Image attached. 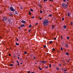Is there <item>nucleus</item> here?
<instances>
[{
  "label": "nucleus",
  "instance_id": "f257e3e1",
  "mask_svg": "<svg viewBox=\"0 0 73 73\" xmlns=\"http://www.w3.org/2000/svg\"><path fill=\"white\" fill-rule=\"evenodd\" d=\"M62 6L63 7V8H65V9L67 8V7H68V5L64 3L62 4Z\"/></svg>",
  "mask_w": 73,
  "mask_h": 73
},
{
  "label": "nucleus",
  "instance_id": "f03ea898",
  "mask_svg": "<svg viewBox=\"0 0 73 73\" xmlns=\"http://www.w3.org/2000/svg\"><path fill=\"white\" fill-rule=\"evenodd\" d=\"M48 23V20H44L43 21V24L44 25H47Z\"/></svg>",
  "mask_w": 73,
  "mask_h": 73
},
{
  "label": "nucleus",
  "instance_id": "7ed1b4c3",
  "mask_svg": "<svg viewBox=\"0 0 73 73\" xmlns=\"http://www.w3.org/2000/svg\"><path fill=\"white\" fill-rule=\"evenodd\" d=\"M10 9L11 11H15V10L13 8V7L12 6L10 7Z\"/></svg>",
  "mask_w": 73,
  "mask_h": 73
},
{
  "label": "nucleus",
  "instance_id": "20e7f679",
  "mask_svg": "<svg viewBox=\"0 0 73 73\" xmlns=\"http://www.w3.org/2000/svg\"><path fill=\"white\" fill-rule=\"evenodd\" d=\"M21 23H23V24H25V21H24V20H22L21 21Z\"/></svg>",
  "mask_w": 73,
  "mask_h": 73
},
{
  "label": "nucleus",
  "instance_id": "39448f33",
  "mask_svg": "<svg viewBox=\"0 0 73 73\" xmlns=\"http://www.w3.org/2000/svg\"><path fill=\"white\" fill-rule=\"evenodd\" d=\"M44 63V64H45V61H41L40 62V63Z\"/></svg>",
  "mask_w": 73,
  "mask_h": 73
},
{
  "label": "nucleus",
  "instance_id": "423d86ee",
  "mask_svg": "<svg viewBox=\"0 0 73 73\" xmlns=\"http://www.w3.org/2000/svg\"><path fill=\"white\" fill-rule=\"evenodd\" d=\"M65 46L67 48H68V44H67L66 43V44Z\"/></svg>",
  "mask_w": 73,
  "mask_h": 73
},
{
  "label": "nucleus",
  "instance_id": "0eeeda50",
  "mask_svg": "<svg viewBox=\"0 0 73 73\" xmlns=\"http://www.w3.org/2000/svg\"><path fill=\"white\" fill-rule=\"evenodd\" d=\"M25 25H21V27H25Z\"/></svg>",
  "mask_w": 73,
  "mask_h": 73
},
{
  "label": "nucleus",
  "instance_id": "6e6552de",
  "mask_svg": "<svg viewBox=\"0 0 73 73\" xmlns=\"http://www.w3.org/2000/svg\"><path fill=\"white\" fill-rule=\"evenodd\" d=\"M67 14H68V16L69 17V16H70V13H68Z\"/></svg>",
  "mask_w": 73,
  "mask_h": 73
},
{
  "label": "nucleus",
  "instance_id": "1a4fd4ad",
  "mask_svg": "<svg viewBox=\"0 0 73 73\" xmlns=\"http://www.w3.org/2000/svg\"><path fill=\"white\" fill-rule=\"evenodd\" d=\"M17 63H18L17 65L19 66V61H18V60L17 61Z\"/></svg>",
  "mask_w": 73,
  "mask_h": 73
},
{
  "label": "nucleus",
  "instance_id": "9d476101",
  "mask_svg": "<svg viewBox=\"0 0 73 73\" xmlns=\"http://www.w3.org/2000/svg\"><path fill=\"white\" fill-rule=\"evenodd\" d=\"M3 20H7V18H5V17H4Z\"/></svg>",
  "mask_w": 73,
  "mask_h": 73
},
{
  "label": "nucleus",
  "instance_id": "9b49d317",
  "mask_svg": "<svg viewBox=\"0 0 73 73\" xmlns=\"http://www.w3.org/2000/svg\"><path fill=\"white\" fill-rule=\"evenodd\" d=\"M29 28H31L32 27V25H30L29 26Z\"/></svg>",
  "mask_w": 73,
  "mask_h": 73
},
{
  "label": "nucleus",
  "instance_id": "f8f14e48",
  "mask_svg": "<svg viewBox=\"0 0 73 73\" xmlns=\"http://www.w3.org/2000/svg\"><path fill=\"white\" fill-rule=\"evenodd\" d=\"M29 15H31V11H29Z\"/></svg>",
  "mask_w": 73,
  "mask_h": 73
},
{
  "label": "nucleus",
  "instance_id": "ddd939ff",
  "mask_svg": "<svg viewBox=\"0 0 73 73\" xmlns=\"http://www.w3.org/2000/svg\"><path fill=\"white\" fill-rule=\"evenodd\" d=\"M10 65L11 66H13V65L12 64H10Z\"/></svg>",
  "mask_w": 73,
  "mask_h": 73
},
{
  "label": "nucleus",
  "instance_id": "4468645a",
  "mask_svg": "<svg viewBox=\"0 0 73 73\" xmlns=\"http://www.w3.org/2000/svg\"><path fill=\"white\" fill-rule=\"evenodd\" d=\"M63 28H64V29H66V26H63Z\"/></svg>",
  "mask_w": 73,
  "mask_h": 73
},
{
  "label": "nucleus",
  "instance_id": "2eb2a0df",
  "mask_svg": "<svg viewBox=\"0 0 73 73\" xmlns=\"http://www.w3.org/2000/svg\"><path fill=\"white\" fill-rule=\"evenodd\" d=\"M31 11L32 12H33V10H32V9H30Z\"/></svg>",
  "mask_w": 73,
  "mask_h": 73
},
{
  "label": "nucleus",
  "instance_id": "dca6fc26",
  "mask_svg": "<svg viewBox=\"0 0 73 73\" xmlns=\"http://www.w3.org/2000/svg\"><path fill=\"white\" fill-rule=\"evenodd\" d=\"M66 54H67V55H68V56H69V54H68V52H66Z\"/></svg>",
  "mask_w": 73,
  "mask_h": 73
},
{
  "label": "nucleus",
  "instance_id": "f3484780",
  "mask_svg": "<svg viewBox=\"0 0 73 73\" xmlns=\"http://www.w3.org/2000/svg\"><path fill=\"white\" fill-rule=\"evenodd\" d=\"M16 44L17 45H19V43H16Z\"/></svg>",
  "mask_w": 73,
  "mask_h": 73
},
{
  "label": "nucleus",
  "instance_id": "a211bd4d",
  "mask_svg": "<svg viewBox=\"0 0 73 73\" xmlns=\"http://www.w3.org/2000/svg\"><path fill=\"white\" fill-rule=\"evenodd\" d=\"M39 69L40 70H42V68H41L40 67H39Z\"/></svg>",
  "mask_w": 73,
  "mask_h": 73
},
{
  "label": "nucleus",
  "instance_id": "6ab92c4d",
  "mask_svg": "<svg viewBox=\"0 0 73 73\" xmlns=\"http://www.w3.org/2000/svg\"><path fill=\"white\" fill-rule=\"evenodd\" d=\"M20 8L21 9H23V7H20Z\"/></svg>",
  "mask_w": 73,
  "mask_h": 73
},
{
  "label": "nucleus",
  "instance_id": "aec40b11",
  "mask_svg": "<svg viewBox=\"0 0 73 73\" xmlns=\"http://www.w3.org/2000/svg\"><path fill=\"white\" fill-rule=\"evenodd\" d=\"M15 14H17V12L15 11Z\"/></svg>",
  "mask_w": 73,
  "mask_h": 73
},
{
  "label": "nucleus",
  "instance_id": "412c9836",
  "mask_svg": "<svg viewBox=\"0 0 73 73\" xmlns=\"http://www.w3.org/2000/svg\"><path fill=\"white\" fill-rule=\"evenodd\" d=\"M38 19H40V20H41L42 19V18L40 17H38Z\"/></svg>",
  "mask_w": 73,
  "mask_h": 73
},
{
  "label": "nucleus",
  "instance_id": "4be33fe9",
  "mask_svg": "<svg viewBox=\"0 0 73 73\" xmlns=\"http://www.w3.org/2000/svg\"><path fill=\"white\" fill-rule=\"evenodd\" d=\"M49 65L50 66H49L50 68H51V64H49Z\"/></svg>",
  "mask_w": 73,
  "mask_h": 73
},
{
  "label": "nucleus",
  "instance_id": "5701e85b",
  "mask_svg": "<svg viewBox=\"0 0 73 73\" xmlns=\"http://www.w3.org/2000/svg\"><path fill=\"white\" fill-rule=\"evenodd\" d=\"M10 16H13V14H10Z\"/></svg>",
  "mask_w": 73,
  "mask_h": 73
},
{
  "label": "nucleus",
  "instance_id": "b1692460",
  "mask_svg": "<svg viewBox=\"0 0 73 73\" xmlns=\"http://www.w3.org/2000/svg\"><path fill=\"white\" fill-rule=\"evenodd\" d=\"M67 38L68 40H69V37H67Z\"/></svg>",
  "mask_w": 73,
  "mask_h": 73
},
{
  "label": "nucleus",
  "instance_id": "393cba45",
  "mask_svg": "<svg viewBox=\"0 0 73 73\" xmlns=\"http://www.w3.org/2000/svg\"><path fill=\"white\" fill-rule=\"evenodd\" d=\"M53 42V41H50V44H51L52 42Z\"/></svg>",
  "mask_w": 73,
  "mask_h": 73
},
{
  "label": "nucleus",
  "instance_id": "a878e982",
  "mask_svg": "<svg viewBox=\"0 0 73 73\" xmlns=\"http://www.w3.org/2000/svg\"><path fill=\"white\" fill-rule=\"evenodd\" d=\"M52 27L53 28H54V25H52Z\"/></svg>",
  "mask_w": 73,
  "mask_h": 73
},
{
  "label": "nucleus",
  "instance_id": "bb28decb",
  "mask_svg": "<svg viewBox=\"0 0 73 73\" xmlns=\"http://www.w3.org/2000/svg\"><path fill=\"white\" fill-rule=\"evenodd\" d=\"M49 16H50V17H51V16H52V15H51V14H50V15H49Z\"/></svg>",
  "mask_w": 73,
  "mask_h": 73
},
{
  "label": "nucleus",
  "instance_id": "cd10ccee",
  "mask_svg": "<svg viewBox=\"0 0 73 73\" xmlns=\"http://www.w3.org/2000/svg\"><path fill=\"white\" fill-rule=\"evenodd\" d=\"M9 56H11V54H9Z\"/></svg>",
  "mask_w": 73,
  "mask_h": 73
},
{
  "label": "nucleus",
  "instance_id": "c85d7f7f",
  "mask_svg": "<svg viewBox=\"0 0 73 73\" xmlns=\"http://www.w3.org/2000/svg\"><path fill=\"white\" fill-rule=\"evenodd\" d=\"M62 21H64V18H63V17L62 18Z\"/></svg>",
  "mask_w": 73,
  "mask_h": 73
},
{
  "label": "nucleus",
  "instance_id": "c756f323",
  "mask_svg": "<svg viewBox=\"0 0 73 73\" xmlns=\"http://www.w3.org/2000/svg\"><path fill=\"white\" fill-rule=\"evenodd\" d=\"M45 1H47V0H44V3H45Z\"/></svg>",
  "mask_w": 73,
  "mask_h": 73
},
{
  "label": "nucleus",
  "instance_id": "7c9ffc66",
  "mask_svg": "<svg viewBox=\"0 0 73 73\" xmlns=\"http://www.w3.org/2000/svg\"><path fill=\"white\" fill-rule=\"evenodd\" d=\"M24 53H25V54H27V52H25Z\"/></svg>",
  "mask_w": 73,
  "mask_h": 73
},
{
  "label": "nucleus",
  "instance_id": "2f4dec72",
  "mask_svg": "<svg viewBox=\"0 0 73 73\" xmlns=\"http://www.w3.org/2000/svg\"><path fill=\"white\" fill-rule=\"evenodd\" d=\"M61 50H63V49H62V48L61 47Z\"/></svg>",
  "mask_w": 73,
  "mask_h": 73
},
{
  "label": "nucleus",
  "instance_id": "473e14b6",
  "mask_svg": "<svg viewBox=\"0 0 73 73\" xmlns=\"http://www.w3.org/2000/svg\"><path fill=\"white\" fill-rule=\"evenodd\" d=\"M52 50L54 51L55 50V49H54V48H52Z\"/></svg>",
  "mask_w": 73,
  "mask_h": 73
},
{
  "label": "nucleus",
  "instance_id": "72a5a7b5",
  "mask_svg": "<svg viewBox=\"0 0 73 73\" xmlns=\"http://www.w3.org/2000/svg\"><path fill=\"white\" fill-rule=\"evenodd\" d=\"M30 31H31V30H29V32L30 33Z\"/></svg>",
  "mask_w": 73,
  "mask_h": 73
},
{
  "label": "nucleus",
  "instance_id": "f704fd0d",
  "mask_svg": "<svg viewBox=\"0 0 73 73\" xmlns=\"http://www.w3.org/2000/svg\"><path fill=\"white\" fill-rule=\"evenodd\" d=\"M31 18H35V17L34 16L32 17H31Z\"/></svg>",
  "mask_w": 73,
  "mask_h": 73
},
{
  "label": "nucleus",
  "instance_id": "c9c22d12",
  "mask_svg": "<svg viewBox=\"0 0 73 73\" xmlns=\"http://www.w3.org/2000/svg\"><path fill=\"white\" fill-rule=\"evenodd\" d=\"M28 73H31V72L30 71H29L28 72Z\"/></svg>",
  "mask_w": 73,
  "mask_h": 73
},
{
  "label": "nucleus",
  "instance_id": "e433bc0d",
  "mask_svg": "<svg viewBox=\"0 0 73 73\" xmlns=\"http://www.w3.org/2000/svg\"><path fill=\"white\" fill-rule=\"evenodd\" d=\"M42 11H40V13H42Z\"/></svg>",
  "mask_w": 73,
  "mask_h": 73
},
{
  "label": "nucleus",
  "instance_id": "4c0bfd02",
  "mask_svg": "<svg viewBox=\"0 0 73 73\" xmlns=\"http://www.w3.org/2000/svg\"><path fill=\"white\" fill-rule=\"evenodd\" d=\"M59 69V68H57V67H56V70H58Z\"/></svg>",
  "mask_w": 73,
  "mask_h": 73
},
{
  "label": "nucleus",
  "instance_id": "58836bf2",
  "mask_svg": "<svg viewBox=\"0 0 73 73\" xmlns=\"http://www.w3.org/2000/svg\"><path fill=\"white\" fill-rule=\"evenodd\" d=\"M56 38H54V40H56Z\"/></svg>",
  "mask_w": 73,
  "mask_h": 73
},
{
  "label": "nucleus",
  "instance_id": "ea45409f",
  "mask_svg": "<svg viewBox=\"0 0 73 73\" xmlns=\"http://www.w3.org/2000/svg\"><path fill=\"white\" fill-rule=\"evenodd\" d=\"M35 25H38V23H36L35 24Z\"/></svg>",
  "mask_w": 73,
  "mask_h": 73
},
{
  "label": "nucleus",
  "instance_id": "a19ab883",
  "mask_svg": "<svg viewBox=\"0 0 73 73\" xmlns=\"http://www.w3.org/2000/svg\"><path fill=\"white\" fill-rule=\"evenodd\" d=\"M64 1V2H65V1H66V0H63Z\"/></svg>",
  "mask_w": 73,
  "mask_h": 73
},
{
  "label": "nucleus",
  "instance_id": "79ce46f5",
  "mask_svg": "<svg viewBox=\"0 0 73 73\" xmlns=\"http://www.w3.org/2000/svg\"><path fill=\"white\" fill-rule=\"evenodd\" d=\"M17 38V41H18V38Z\"/></svg>",
  "mask_w": 73,
  "mask_h": 73
},
{
  "label": "nucleus",
  "instance_id": "37998d69",
  "mask_svg": "<svg viewBox=\"0 0 73 73\" xmlns=\"http://www.w3.org/2000/svg\"><path fill=\"white\" fill-rule=\"evenodd\" d=\"M44 48H46V46H44Z\"/></svg>",
  "mask_w": 73,
  "mask_h": 73
},
{
  "label": "nucleus",
  "instance_id": "c03bdc74",
  "mask_svg": "<svg viewBox=\"0 0 73 73\" xmlns=\"http://www.w3.org/2000/svg\"><path fill=\"white\" fill-rule=\"evenodd\" d=\"M68 62H69V60H67Z\"/></svg>",
  "mask_w": 73,
  "mask_h": 73
},
{
  "label": "nucleus",
  "instance_id": "a18cd8bd",
  "mask_svg": "<svg viewBox=\"0 0 73 73\" xmlns=\"http://www.w3.org/2000/svg\"><path fill=\"white\" fill-rule=\"evenodd\" d=\"M33 58L34 59H35V58H35V57H34Z\"/></svg>",
  "mask_w": 73,
  "mask_h": 73
},
{
  "label": "nucleus",
  "instance_id": "49530a36",
  "mask_svg": "<svg viewBox=\"0 0 73 73\" xmlns=\"http://www.w3.org/2000/svg\"><path fill=\"white\" fill-rule=\"evenodd\" d=\"M49 1H53V0H49Z\"/></svg>",
  "mask_w": 73,
  "mask_h": 73
},
{
  "label": "nucleus",
  "instance_id": "de8ad7c7",
  "mask_svg": "<svg viewBox=\"0 0 73 73\" xmlns=\"http://www.w3.org/2000/svg\"><path fill=\"white\" fill-rule=\"evenodd\" d=\"M18 59H20V58L19 57H18Z\"/></svg>",
  "mask_w": 73,
  "mask_h": 73
},
{
  "label": "nucleus",
  "instance_id": "09e8293b",
  "mask_svg": "<svg viewBox=\"0 0 73 73\" xmlns=\"http://www.w3.org/2000/svg\"><path fill=\"white\" fill-rule=\"evenodd\" d=\"M60 37L61 38H62V36H60Z\"/></svg>",
  "mask_w": 73,
  "mask_h": 73
},
{
  "label": "nucleus",
  "instance_id": "8fccbe9b",
  "mask_svg": "<svg viewBox=\"0 0 73 73\" xmlns=\"http://www.w3.org/2000/svg\"><path fill=\"white\" fill-rule=\"evenodd\" d=\"M35 73V72H32L31 73Z\"/></svg>",
  "mask_w": 73,
  "mask_h": 73
},
{
  "label": "nucleus",
  "instance_id": "3c124183",
  "mask_svg": "<svg viewBox=\"0 0 73 73\" xmlns=\"http://www.w3.org/2000/svg\"><path fill=\"white\" fill-rule=\"evenodd\" d=\"M21 65H22L23 64V63H21Z\"/></svg>",
  "mask_w": 73,
  "mask_h": 73
},
{
  "label": "nucleus",
  "instance_id": "603ef678",
  "mask_svg": "<svg viewBox=\"0 0 73 73\" xmlns=\"http://www.w3.org/2000/svg\"><path fill=\"white\" fill-rule=\"evenodd\" d=\"M64 71H66V70H64Z\"/></svg>",
  "mask_w": 73,
  "mask_h": 73
},
{
  "label": "nucleus",
  "instance_id": "864d4df0",
  "mask_svg": "<svg viewBox=\"0 0 73 73\" xmlns=\"http://www.w3.org/2000/svg\"><path fill=\"white\" fill-rule=\"evenodd\" d=\"M20 60L21 61V58H20Z\"/></svg>",
  "mask_w": 73,
  "mask_h": 73
},
{
  "label": "nucleus",
  "instance_id": "5fc2aeb1",
  "mask_svg": "<svg viewBox=\"0 0 73 73\" xmlns=\"http://www.w3.org/2000/svg\"><path fill=\"white\" fill-rule=\"evenodd\" d=\"M60 66H61V64H60Z\"/></svg>",
  "mask_w": 73,
  "mask_h": 73
},
{
  "label": "nucleus",
  "instance_id": "6e6d98bb",
  "mask_svg": "<svg viewBox=\"0 0 73 73\" xmlns=\"http://www.w3.org/2000/svg\"><path fill=\"white\" fill-rule=\"evenodd\" d=\"M19 29H20V27H19Z\"/></svg>",
  "mask_w": 73,
  "mask_h": 73
},
{
  "label": "nucleus",
  "instance_id": "4d7b16f0",
  "mask_svg": "<svg viewBox=\"0 0 73 73\" xmlns=\"http://www.w3.org/2000/svg\"><path fill=\"white\" fill-rule=\"evenodd\" d=\"M46 68H48V66L46 67Z\"/></svg>",
  "mask_w": 73,
  "mask_h": 73
},
{
  "label": "nucleus",
  "instance_id": "13d9d810",
  "mask_svg": "<svg viewBox=\"0 0 73 73\" xmlns=\"http://www.w3.org/2000/svg\"><path fill=\"white\" fill-rule=\"evenodd\" d=\"M57 52L58 53V52H59V51H58Z\"/></svg>",
  "mask_w": 73,
  "mask_h": 73
},
{
  "label": "nucleus",
  "instance_id": "bf43d9fd",
  "mask_svg": "<svg viewBox=\"0 0 73 73\" xmlns=\"http://www.w3.org/2000/svg\"><path fill=\"white\" fill-rule=\"evenodd\" d=\"M53 27H52V29H53Z\"/></svg>",
  "mask_w": 73,
  "mask_h": 73
},
{
  "label": "nucleus",
  "instance_id": "052dcab7",
  "mask_svg": "<svg viewBox=\"0 0 73 73\" xmlns=\"http://www.w3.org/2000/svg\"><path fill=\"white\" fill-rule=\"evenodd\" d=\"M63 44H64V43L63 42Z\"/></svg>",
  "mask_w": 73,
  "mask_h": 73
},
{
  "label": "nucleus",
  "instance_id": "680f3d73",
  "mask_svg": "<svg viewBox=\"0 0 73 73\" xmlns=\"http://www.w3.org/2000/svg\"><path fill=\"white\" fill-rule=\"evenodd\" d=\"M71 24L72 25V23H71Z\"/></svg>",
  "mask_w": 73,
  "mask_h": 73
},
{
  "label": "nucleus",
  "instance_id": "e2e57ef3",
  "mask_svg": "<svg viewBox=\"0 0 73 73\" xmlns=\"http://www.w3.org/2000/svg\"><path fill=\"white\" fill-rule=\"evenodd\" d=\"M40 7H42V6H40Z\"/></svg>",
  "mask_w": 73,
  "mask_h": 73
},
{
  "label": "nucleus",
  "instance_id": "0e129e2a",
  "mask_svg": "<svg viewBox=\"0 0 73 73\" xmlns=\"http://www.w3.org/2000/svg\"><path fill=\"white\" fill-rule=\"evenodd\" d=\"M4 21V19H2V21Z\"/></svg>",
  "mask_w": 73,
  "mask_h": 73
},
{
  "label": "nucleus",
  "instance_id": "69168bd1",
  "mask_svg": "<svg viewBox=\"0 0 73 73\" xmlns=\"http://www.w3.org/2000/svg\"><path fill=\"white\" fill-rule=\"evenodd\" d=\"M19 56H20V54L19 55Z\"/></svg>",
  "mask_w": 73,
  "mask_h": 73
},
{
  "label": "nucleus",
  "instance_id": "338daca9",
  "mask_svg": "<svg viewBox=\"0 0 73 73\" xmlns=\"http://www.w3.org/2000/svg\"><path fill=\"white\" fill-rule=\"evenodd\" d=\"M64 73H67L66 72H64Z\"/></svg>",
  "mask_w": 73,
  "mask_h": 73
},
{
  "label": "nucleus",
  "instance_id": "774afa93",
  "mask_svg": "<svg viewBox=\"0 0 73 73\" xmlns=\"http://www.w3.org/2000/svg\"><path fill=\"white\" fill-rule=\"evenodd\" d=\"M8 21H9V20H8Z\"/></svg>",
  "mask_w": 73,
  "mask_h": 73
}]
</instances>
